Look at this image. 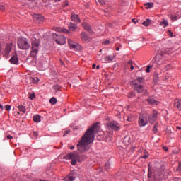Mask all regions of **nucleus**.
I'll use <instances>...</instances> for the list:
<instances>
[{
    "mask_svg": "<svg viewBox=\"0 0 181 181\" xmlns=\"http://www.w3.org/2000/svg\"><path fill=\"white\" fill-rule=\"evenodd\" d=\"M33 121H34V122H40V116H39V115L34 116Z\"/></svg>",
    "mask_w": 181,
    "mask_h": 181,
    "instance_id": "c85d7f7f",
    "label": "nucleus"
},
{
    "mask_svg": "<svg viewBox=\"0 0 181 181\" xmlns=\"http://www.w3.org/2000/svg\"><path fill=\"white\" fill-rule=\"evenodd\" d=\"M52 37L55 40L56 43H57V45H66V40L64 35H59V34L53 33Z\"/></svg>",
    "mask_w": 181,
    "mask_h": 181,
    "instance_id": "39448f33",
    "label": "nucleus"
},
{
    "mask_svg": "<svg viewBox=\"0 0 181 181\" xmlns=\"http://www.w3.org/2000/svg\"><path fill=\"white\" fill-rule=\"evenodd\" d=\"M17 45L21 50H28L30 47V44L28 42V39L25 37H19L17 41Z\"/></svg>",
    "mask_w": 181,
    "mask_h": 181,
    "instance_id": "20e7f679",
    "label": "nucleus"
},
{
    "mask_svg": "<svg viewBox=\"0 0 181 181\" xmlns=\"http://www.w3.org/2000/svg\"><path fill=\"white\" fill-rule=\"evenodd\" d=\"M11 64H18L19 63V60H18V57L16 55H13L9 60Z\"/></svg>",
    "mask_w": 181,
    "mask_h": 181,
    "instance_id": "a211bd4d",
    "label": "nucleus"
},
{
    "mask_svg": "<svg viewBox=\"0 0 181 181\" xmlns=\"http://www.w3.org/2000/svg\"><path fill=\"white\" fill-rule=\"evenodd\" d=\"M5 108H6V111H10V110H11V105H5Z\"/></svg>",
    "mask_w": 181,
    "mask_h": 181,
    "instance_id": "37998d69",
    "label": "nucleus"
},
{
    "mask_svg": "<svg viewBox=\"0 0 181 181\" xmlns=\"http://www.w3.org/2000/svg\"><path fill=\"white\" fill-rule=\"evenodd\" d=\"M17 108H18L19 111H21V112H23V114L26 112V107H25V106L23 105H18Z\"/></svg>",
    "mask_w": 181,
    "mask_h": 181,
    "instance_id": "393cba45",
    "label": "nucleus"
},
{
    "mask_svg": "<svg viewBox=\"0 0 181 181\" xmlns=\"http://www.w3.org/2000/svg\"><path fill=\"white\" fill-rule=\"evenodd\" d=\"M49 103L50 104H52V105H54V104H56V103H57V99H56V98H52L49 100Z\"/></svg>",
    "mask_w": 181,
    "mask_h": 181,
    "instance_id": "7c9ffc66",
    "label": "nucleus"
},
{
    "mask_svg": "<svg viewBox=\"0 0 181 181\" xmlns=\"http://www.w3.org/2000/svg\"><path fill=\"white\" fill-rule=\"evenodd\" d=\"M69 132H70L68 130L66 131V134H69Z\"/></svg>",
    "mask_w": 181,
    "mask_h": 181,
    "instance_id": "0e129e2a",
    "label": "nucleus"
},
{
    "mask_svg": "<svg viewBox=\"0 0 181 181\" xmlns=\"http://www.w3.org/2000/svg\"><path fill=\"white\" fill-rule=\"evenodd\" d=\"M138 124L139 127H146V125H148V119L146 118V117L141 115L139 117Z\"/></svg>",
    "mask_w": 181,
    "mask_h": 181,
    "instance_id": "0eeeda50",
    "label": "nucleus"
},
{
    "mask_svg": "<svg viewBox=\"0 0 181 181\" xmlns=\"http://www.w3.org/2000/svg\"><path fill=\"white\" fill-rule=\"evenodd\" d=\"M112 60H114V57L113 56H106L105 57V62H112Z\"/></svg>",
    "mask_w": 181,
    "mask_h": 181,
    "instance_id": "bb28decb",
    "label": "nucleus"
},
{
    "mask_svg": "<svg viewBox=\"0 0 181 181\" xmlns=\"http://www.w3.org/2000/svg\"><path fill=\"white\" fill-rule=\"evenodd\" d=\"M60 86H59V85H54V86H53V89L54 90H55V91H59V90H60Z\"/></svg>",
    "mask_w": 181,
    "mask_h": 181,
    "instance_id": "c9c22d12",
    "label": "nucleus"
},
{
    "mask_svg": "<svg viewBox=\"0 0 181 181\" xmlns=\"http://www.w3.org/2000/svg\"><path fill=\"white\" fill-rule=\"evenodd\" d=\"M55 30H57V32H63L64 33H70V30H67V29H62L60 28H57L55 29Z\"/></svg>",
    "mask_w": 181,
    "mask_h": 181,
    "instance_id": "b1692460",
    "label": "nucleus"
},
{
    "mask_svg": "<svg viewBox=\"0 0 181 181\" xmlns=\"http://www.w3.org/2000/svg\"><path fill=\"white\" fill-rule=\"evenodd\" d=\"M133 84L137 91V93H143L144 92V86L142 85L138 84L136 81H133Z\"/></svg>",
    "mask_w": 181,
    "mask_h": 181,
    "instance_id": "4468645a",
    "label": "nucleus"
},
{
    "mask_svg": "<svg viewBox=\"0 0 181 181\" xmlns=\"http://www.w3.org/2000/svg\"><path fill=\"white\" fill-rule=\"evenodd\" d=\"M64 159H66V160H72L71 162L72 166H76V165H77V162H83V160H84L83 156H80V154L76 151L66 155L64 157Z\"/></svg>",
    "mask_w": 181,
    "mask_h": 181,
    "instance_id": "f03ea898",
    "label": "nucleus"
},
{
    "mask_svg": "<svg viewBox=\"0 0 181 181\" xmlns=\"http://www.w3.org/2000/svg\"><path fill=\"white\" fill-rule=\"evenodd\" d=\"M170 69V65H168L167 66H165V70H169Z\"/></svg>",
    "mask_w": 181,
    "mask_h": 181,
    "instance_id": "09e8293b",
    "label": "nucleus"
},
{
    "mask_svg": "<svg viewBox=\"0 0 181 181\" xmlns=\"http://www.w3.org/2000/svg\"><path fill=\"white\" fill-rule=\"evenodd\" d=\"M109 43H111V41H110V40H106L103 42V45H105L106 46L108 45Z\"/></svg>",
    "mask_w": 181,
    "mask_h": 181,
    "instance_id": "ea45409f",
    "label": "nucleus"
},
{
    "mask_svg": "<svg viewBox=\"0 0 181 181\" xmlns=\"http://www.w3.org/2000/svg\"><path fill=\"white\" fill-rule=\"evenodd\" d=\"M146 9H151V8H153V3H147L145 4Z\"/></svg>",
    "mask_w": 181,
    "mask_h": 181,
    "instance_id": "72a5a7b5",
    "label": "nucleus"
},
{
    "mask_svg": "<svg viewBox=\"0 0 181 181\" xmlns=\"http://www.w3.org/2000/svg\"><path fill=\"white\" fill-rule=\"evenodd\" d=\"M153 63L156 64L157 66H162L165 61L163 60V54H157L153 59Z\"/></svg>",
    "mask_w": 181,
    "mask_h": 181,
    "instance_id": "423d86ee",
    "label": "nucleus"
},
{
    "mask_svg": "<svg viewBox=\"0 0 181 181\" xmlns=\"http://www.w3.org/2000/svg\"><path fill=\"white\" fill-rule=\"evenodd\" d=\"M174 106L177 108L178 111H181V100L176 99L175 100Z\"/></svg>",
    "mask_w": 181,
    "mask_h": 181,
    "instance_id": "6ab92c4d",
    "label": "nucleus"
},
{
    "mask_svg": "<svg viewBox=\"0 0 181 181\" xmlns=\"http://www.w3.org/2000/svg\"><path fill=\"white\" fill-rule=\"evenodd\" d=\"M168 32L170 33V36L172 37V35H173V33H172L170 30H168Z\"/></svg>",
    "mask_w": 181,
    "mask_h": 181,
    "instance_id": "603ef678",
    "label": "nucleus"
},
{
    "mask_svg": "<svg viewBox=\"0 0 181 181\" xmlns=\"http://www.w3.org/2000/svg\"><path fill=\"white\" fill-rule=\"evenodd\" d=\"M99 4H100V5H105V1L104 0H98Z\"/></svg>",
    "mask_w": 181,
    "mask_h": 181,
    "instance_id": "c03bdc74",
    "label": "nucleus"
},
{
    "mask_svg": "<svg viewBox=\"0 0 181 181\" xmlns=\"http://www.w3.org/2000/svg\"><path fill=\"white\" fill-rule=\"evenodd\" d=\"M31 43L32 47L30 56L31 57H36L37 53L39 52V45H40V41L39 39L33 37Z\"/></svg>",
    "mask_w": 181,
    "mask_h": 181,
    "instance_id": "7ed1b4c3",
    "label": "nucleus"
},
{
    "mask_svg": "<svg viewBox=\"0 0 181 181\" xmlns=\"http://www.w3.org/2000/svg\"><path fill=\"white\" fill-rule=\"evenodd\" d=\"M158 124L156 123L154 127H153V134H156V132H158Z\"/></svg>",
    "mask_w": 181,
    "mask_h": 181,
    "instance_id": "2f4dec72",
    "label": "nucleus"
},
{
    "mask_svg": "<svg viewBox=\"0 0 181 181\" xmlns=\"http://www.w3.org/2000/svg\"><path fill=\"white\" fill-rule=\"evenodd\" d=\"M164 150L168 152V151H169V148L168 147H163Z\"/></svg>",
    "mask_w": 181,
    "mask_h": 181,
    "instance_id": "864d4df0",
    "label": "nucleus"
},
{
    "mask_svg": "<svg viewBox=\"0 0 181 181\" xmlns=\"http://www.w3.org/2000/svg\"><path fill=\"white\" fill-rule=\"evenodd\" d=\"M98 131V123L93 124V127L89 128L81 137V139L77 144L79 152H88L91 150V145L94 142V133Z\"/></svg>",
    "mask_w": 181,
    "mask_h": 181,
    "instance_id": "f257e3e1",
    "label": "nucleus"
},
{
    "mask_svg": "<svg viewBox=\"0 0 181 181\" xmlns=\"http://www.w3.org/2000/svg\"><path fill=\"white\" fill-rule=\"evenodd\" d=\"M134 81H136H136H138V83H144V79L142 77H139L137 78V80H134Z\"/></svg>",
    "mask_w": 181,
    "mask_h": 181,
    "instance_id": "f704fd0d",
    "label": "nucleus"
},
{
    "mask_svg": "<svg viewBox=\"0 0 181 181\" xmlns=\"http://www.w3.org/2000/svg\"><path fill=\"white\" fill-rule=\"evenodd\" d=\"M11 50H12V43H9V44H7L6 45V49H5V53L6 54H9V52H11Z\"/></svg>",
    "mask_w": 181,
    "mask_h": 181,
    "instance_id": "412c9836",
    "label": "nucleus"
},
{
    "mask_svg": "<svg viewBox=\"0 0 181 181\" xmlns=\"http://www.w3.org/2000/svg\"><path fill=\"white\" fill-rule=\"evenodd\" d=\"M107 127L111 128V129H113V131H119L121 125L117 122H110L107 124Z\"/></svg>",
    "mask_w": 181,
    "mask_h": 181,
    "instance_id": "1a4fd4ad",
    "label": "nucleus"
},
{
    "mask_svg": "<svg viewBox=\"0 0 181 181\" xmlns=\"http://www.w3.org/2000/svg\"><path fill=\"white\" fill-rule=\"evenodd\" d=\"M132 22H134V23H136L138 21H136V19H132Z\"/></svg>",
    "mask_w": 181,
    "mask_h": 181,
    "instance_id": "5fc2aeb1",
    "label": "nucleus"
},
{
    "mask_svg": "<svg viewBox=\"0 0 181 181\" xmlns=\"http://www.w3.org/2000/svg\"><path fill=\"white\" fill-rule=\"evenodd\" d=\"M130 69H131V70H134V66L132 65Z\"/></svg>",
    "mask_w": 181,
    "mask_h": 181,
    "instance_id": "680f3d73",
    "label": "nucleus"
},
{
    "mask_svg": "<svg viewBox=\"0 0 181 181\" xmlns=\"http://www.w3.org/2000/svg\"><path fill=\"white\" fill-rule=\"evenodd\" d=\"M12 136H11V135H8L7 136V139H12Z\"/></svg>",
    "mask_w": 181,
    "mask_h": 181,
    "instance_id": "3c124183",
    "label": "nucleus"
},
{
    "mask_svg": "<svg viewBox=\"0 0 181 181\" xmlns=\"http://www.w3.org/2000/svg\"><path fill=\"white\" fill-rule=\"evenodd\" d=\"M5 9V7L4 6H0V11H4Z\"/></svg>",
    "mask_w": 181,
    "mask_h": 181,
    "instance_id": "8fccbe9b",
    "label": "nucleus"
},
{
    "mask_svg": "<svg viewBox=\"0 0 181 181\" xmlns=\"http://www.w3.org/2000/svg\"><path fill=\"white\" fill-rule=\"evenodd\" d=\"M127 121H129V122H132L134 121V116H132V115H129L127 117Z\"/></svg>",
    "mask_w": 181,
    "mask_h": 181,
    "instance_id": "473e14b6",
    "label": "nucleus"
},
{
    "mask_svg": "<svg viewBox=\"0 0 181 181\" xmlns=\"http://www.w3.org/2000/svg\"><path fill=\"white\" fill-rule=\"evenodd\" d=\"M18 115H21V112H17Z\"/></svg>",
    "mask_w": 181,
    "mask_h": 181,
    "instance_id": "774afa93",
    "label": "nucleus"
},
{
    "mask_svg": "<svg viewBox=\"0 0 181 181\" xmlns=\"http://www.w3.org/2000/svg\"><path fill=\"white\" fill-rule=\"evenodd\" d=\"M76 176H77V173H76L75 171H71V173L64 178V180L74 181L76 179Z\"/></svg>",
    "mask_w": 181,
    "mask_h": 181,
    "instance_id": "9b49d317",
    "label": "nucleus"
},
{
    "mask_svg": "<svg viewBox=\"0 0 181 181\" xmlns=\"http://www.w3.org/2000/svg\"><path fill=\"white\" fill-rule=\"evenodd\" d=\"M64 6H69V2L68 1H65L64 3Z\"/></svg>",
    "mask_w": 181,
    "mask_h": 181,
    "instance_id": "de8ad7c7",
    "label": "nucleus"
},
{
    "mask_svg": "<svg viewBox=\"0 0 181 181\" xmlns=\"http://www.w3.org/2000/svg\"><path fill=\"white\" fill-rule=\"evenodd\" d=\"M158 118V112L153 110V112L148 116V121L151 124H153Z\"/></svg>",
    "mask_w": 181,
    "mask_h": 181,
    "instance_id": "9d476101",
    "label": "nucleus"
},
{
    "mask_svg": "<svg viewBox=\"0 0 181 181\" xmlns=\"http://www.w3.org/2000/svg\"><path fill=\"white\" fill-rule=\"evenodd\" d=\"M130 141H131V136L127 135L124 138L123 142H124V144H125V145H129Z\"/></svg>",
    "mask_w": 181,
    "mask_h": 181,
    "instance_id": "4be33fe9",
    "label": "nucleus"
},
{
    "mask_svg": "<svg viewBox=\"0 0 181 181\" xmlns=\"http://www.w3.org/2000/svg\"><path fill=\"white\" fill-rule=\"evenodd\" d=\"M147 101L148 103L151 104V105H154L156 104V105H158V102L155 100H153V98H148L147 99Z\"/></svg>",
    "mask_w": 181,
    "mask_h": 181,
    "instance_id": "a878e982",
    "label": "nucleus"
},
{
    "mask_svg": "<svg viewBox=\"0 0 181 181\" xmlns=\"http://www.w3.org/2000/svg\"><path fill=\"white\" fill-rule=\"evenodd\" d=\"M35 97V93H29L28 98H30V100H33Z\"/></svg>",
    "mask_w": 181,
    "mask_h": 181,
    "instance_id": "e433bc0d",
    "label": "nucleus"
},
{
    "mask_svg": "<svg viewBox=\"0 0 181 181\" xmlns=\"http://www.w3.org/2000/svg\"><path fill=\"white\" fill-rule=\"evenodd\" d=\"M96 69H97V70H100V65H98V66H96Z\"/></svg>",
    "mask_w": 181,
    "mask_h": 181,
    "instance_id": "13d9d810",
    "label": "nucleus"
},
{
    "mask_svg": "<svg viewBox=\"0 0 181 181\" xmlns=\"http://www.w3.org/2000/svg\"><path fill=\"white\" fill-rule=\"evenodd\" d=\"M177 170L181 171V163H179Z\"/></svg>",
    "mask_w": 181,
    "mask_h": 181,
    "instance_id": "49530a36",
    "label": "nucleus"
},
{
    "mask_svg": "<svg viewBox=\"0 0 181 181\" xmlns=\"http://www.w3.org/2000/svg\"><path fill=\"white\" fill-rule=\"evenodd\" d=\"M68 43L71 49H73V50H81V45L75 43L73 42V40L69 39Z\"/></svg>",
    "mask_w": 181,
    "mask_h": 181,
    "instance_id": "6e6552de",
    "label": "nucleus"
},
{
    "mask_svg": "<svg viewBox=\"0 0 181 181\" xmlns=\"http://www.w3.org/2000/svg\"><path fill=\"white\" fill-rule=\"evenodd\" d=\"M177 129H181V127H179V126H177Z\"/></svg>",
    "mask_w": 181,
    "mask_h": 181,
    "instance_id": "e2e57ef3",
    "label": "nucleus"
},
{
    "mask_svg": "<svg viewBox=\"0 0 181 181\" xmlns=\"http://www.w3.org/2000/svg\"><path fill=\"white\" fill-rule=\"evenodd\" d=\"M30 83H33V84H37V83L39 82V78H30Z\"/></svg>",
    "mask_w": 181,
    "mask_h": 181,
    "instance_id": "cd10ccee",
    "label": "nucleus"
},
{
    "mask_svg": "<svg viewBox=\"0 0 181 181\" xmlns=\"http://www.w3.org/2000/svg\"><path fill=\"white\" fill-rule=\"evenodd\" d=\"M128 64H131V66H132V60L129 61Z\"/></svg>",
    "mask_w": 181,
    "mask_h": 181,
    "instance_id": "6e6d98bb",
    "label": "nucleus"
},
{
    "mask_svg": "<svg viewBox=\"0 0 181 181\" xmlns=\"http://www.w3.org/2000/svg\"><path fill=\"white\" fill-rule=\"evenodd\" d=\"M144 26H148L151 25V20L150 19H146V21L143 22Z\"/></svg>",
    "mask_w": 181,
    "mask_h": 181,
    "instance_id": "c756f323",
    "label": "nucleus"
},
{
    "mask_svg": "<svg viewBox=\"0 0 181 181\" xmlns=\"http://www.w3.org/2000/svg\"><path fill=\"white\" fill-rule=\"evenodd\" d=\"M92 67H93V69H95V67H96L95 64H93Z\"/></svg>",
    "mask_w": 181,
    "mask_h": 181,
    "instance_id": "4d7b16f0",
    "label": "nucleus"
},
{
    "mask_svg": "<svg viewBox=\"0 0 181 181\" xmlns=\"http://www.w3.org/2000/svg\"><path fill=\"white\" fill-rule=\"evenodd\" d=\"M81 39L83 42H90V37L84 31L81 33Z\"/></svg>",
    "mask_w": 181,
    "mask_h": 181,
    "instance_id": "dca6fc26",
    "label": "nucleus"
},
{
    "mask_svg": "<svg viewBox=\"0 0 181 181\" xmlns=\"http://www.w3.org/2000/svg\"><path fill=\"white\" fill-rule=\"evenodd\" d=\"M148 156H149V154L148 153V152H144V155L142 156V158L144 159H148Z\"/></svg>",
    "mask_w": 181,
    "mask_h": 181,
    "instance_id": "4c0bfd02",
    "label": "nucleus"
},
{
    "mask_svg": "<svg viewBox=\"0 0 181 181\" xmlns=\"http://www.w3.org/2000/svg\"><path fill=\"white\" fill-rule=\"evenodd\" d=\"M71 19L73 22H76V23H81V20H80L78 14H76V13H71Z\"/></svg>",
    "mask_w": 181,
    "mask_h": 181,
    "instance_id": "f8f14e48",
    "label": "nucleus"
},
{
    "mask_svg": "<svg viewBox=\"0 0 181 181\" xmlns=\"http://www.w3.org/2000/svg\"><path fill=\"white\" fill-rule=\"evenodd\" d=\"M70 149H71V150L74 149V146H71L70 147Z\"/></svg>",
    "mask_w": 181,
    "mask_h": 181,
    "instance_id": "bf43d9fd",
    "label": "nucleus"
},
{
    "mask_svg": "<svg viewBox=\"0 0 181 181\" xmlns=\"http://www.w3.org/2000/svg\"><path fill=\"white\" fill-rule=\"evenodd\" d=\"M110 162H107L106 163H105V169L106 170H108V169H110Z\"/></svg>",
    "mask_w": 181,
    "mask_h": 181,
    "instance_id": "58836bf2",
    "label": "nucleus"
},
{
    "mask_svg": "<svg viewBox=\"0 0 181 181\" xmlns=\"http://www.w3.org/2000/svg\"><path fill=\"white\" fill-rule=\"evenodd\" d=\"M38 135H39V133H37V132H33V136H35V138H37Z\"/></svg>",
    "mask_w": 181,
    "mask_h": 181,
    "instance_id": "a18cd8bd",
    "label": "nucleus"
},
{
    "mask_svg": "<svg viewBox=\"0 0 181 181\" xmlns=\"http://www.w3.org/2000/svg\"><path fill=\"white\" fill-rule=\"evenodd\" d=\"M116 50H117V52H119V47H117L116 48Z\"/></svg>",
    "mask_w": 181,
    "mask_h": 181,
    "instance_id": "052dcab7",
    "label": "nucleus"
},
{
    "mask_svg": "<svg viewBox=\"0 0 181 181\" xmlns=\"http://www.w3.org/2000/svg\"><path fill=\"white\" fill-rule=\"evenodd\" d=\"M170 18H171V20L173 21V22H175V21H177V19H180L181 18L180 12H177L176 15L172 14L170 16Z\"/></svg>",
    "mask_w": 181,
    "mask_h": 181,
    "instance_id": "aec40b11",
    "label": "nucleus"
},
{
    "mask_svg": "<svg viewBox=\"0 0 181 181\" xmlns=\"http://www.w3.org/2000/svg\"><path fill=\"white\" fill-rule=\"evenodd\" d=\"M0 108H4V106H2V105H0Z\"/></svg>",
    "mask_w": 181,
    "mask_h": 181,
    "instance_id": "69168bd1",
    "label": "nucleus"
},
{
    "mask_svg": "<svg viewBox=\"0 0 181 181\" xmlns=\"http://www.w3.org/2000/svg\"><path fill=\"white\" fill-rule=\"evenodd\" d=\"M128 97H129V98H132L135 97V93H129Z\"/></svg>",
    "mask_w": 181,
    "mask_h": 181,
    "instance_id": "79ce46f5",
    "label": "nucleus"
},
{
    "mask_svg": "<svg viewBox=\"0 0 181 181\" xmlns=\"http://www.w3.org/2000/svg\"><path fill=\"white\" fill-rule=\"evenodd\" d=\"M68 28H69V30H70V32H74V30L77 29V25L74 23L70 22L68 24Z\"/></svg>",
    "mask_w": 181,
    "mask_h": 181,
    "instance_id": "f3484780",
    "label": "nucleus"
},
{
    "mask_svg": "<svg viewBox=\"0 0 181 181\" xmlns=\"http://www.w3.org/2000/svg\"><path fill=\"white\" fill-rule=\"evenodd\" d=\"M169 25V23L165 19H163V21L160 23V26H163V28H166Z\"/></svg>",
    "mask_w": 181,
    "mask_h": 181,
    "instance_id": "5701e85b",
    "label": "nucleus"
},
{
    "mask_svg": "<svg viewBox=\"0 0 181 181\" xmlns=\"http://www.w3.org/2000/svg\"><path fill=\"white\" fill-rule=\"evenodd\" d=\"M151 69H152V66H147V68H146V73H151Z\"/></svg>",
    "mask_w": 181,
    "mask_h": 181,
    "instance_id": "a19ab883",
    "label": "nucleus"
},
{
    "mask_svg": "<svg viewBox=\"0 0 181 181\" xmlns=\"http://www.w3.org/2000/svg\"><path fill=\"white\" fill-rule=\"evenodd\" d=\"M33 18L37 23H42V22L45 21V17L42 16L40 14H35Z\"/></svg>",
    "mask_w": 181,
    "mask_h": 181,
    "instance_id": "ddd939ff",
    "label": "nucleus"
},
{
    "mask_svg": "<svg viewBox=\"0 0 181 181\" xmlns=\"http://www.w3.org/2000/svg\"><path fill=\"white\" fill-rule=\"evenodd\" d=\"M82 28L85 29L88 33H93V30L90 24L87 23H82Z\"/></svg>",
    "mask_w": 181,
    "mask_h": 181,
    "instance_id": "2eb2a0df",
    "label": "nucleus"
},
{
    "mask_svg": "<svg viewBox=\"0 0 181 181\" xmlns=\"http://www.w3.org/2000/svg\"><path fill=\"white\" fill-rule=\"evenodd\" d=\"M1 49H2V46L0 45V52H1Z\"/></svg>",
    "mask_w": 181,
    "mask_h": 181,
    "instance_id": "338daca9",
    "label": "nucleus"
}]
</instances>
